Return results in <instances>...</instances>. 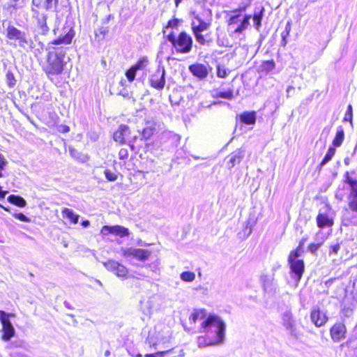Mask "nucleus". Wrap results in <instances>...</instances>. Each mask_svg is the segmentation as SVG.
I'll return each mask as SVG.
<instances>
[{
	"label": "nucleus",
	"mask_w": 357,
	"mask_h": 357,
	"mask_svg": "<svg viewBox=\"0 0 357 357\" xmlns=\"http://www.w3.org/2000/svg\"><path fill=\"white\" fill-rule=\"evenodd\" d=\"M305 241H306V238H303L300 241L298 246L297 247V248H296L295 250H298V252H300V253H301V249H302V248H303V245H304V243H305Z\"/></svg>",
	"instance_id": "52"
},
{
	"label": "nucleus",
	"mask_w": 357,
	"mask_h": 357,
	"mask_svg": "<svg viewBox=\"0 0 357 357\" xmlns=\"http://www.w3.org/2000/svg\"><path fill=\"white\" fill-rule=\"evenodd\" d=\"M109 233L116 234L121 237L128 236L130 234L128 229L123 226H103L101 229V234L103 235H107Z\"/></svg>",
	"instance_id": "17"
},
{
	"label": "nucleus",
	"mask_w": 357,
	"mask_h": 357,
	"mask_svg": "<svg viewBox=\"0 0 357 357\" xmlns=\"http://www.w3.org/2000/svg\"><path fill=\"white\" fill-rule=\"evenodd\" d=\"M347 183H349L351 188V198L349 202V208L353 211L357 212V181L353 180L347 175Z\"/></svg>",
	"instance_id": "19"
},
{
	"label": "nucleus",
	"mask_w": 357,
	"mask_h": 357,
	"mask_svg": "<svg viewBox=\"0 0 357 357\" xmlns=\"http://www.w3.org/2000/svg\"><path fill=\"white\" fill-rule=\"evenodd\" d=\"M108 29L106 27L101 26L95 31V40L98 43L103 40L105 35L107 33Z\"/></svg>",
	"instance_id": "30"
},
{
	"label": "nucleus",
	"mask_w": 357,
	"mask_h": 357,
	"mask_svg": "<svg viewBox=\"0 0 357 357\" xmlns=\"http://www.w3.org/2000/svg\"><path fill=\"white\" fill-rule=\"evenodd\" d=\"M317 226L319 228H324L326 227H331L333 225V220L328 217L327 214L319 213L317 217Z\"/></svg>",
	"instance_id": "24"
},
{
	"label": "nucleus",
	"mask_w": 357,
	"mask_h": 357,
	"mask_svg": "<svg viewBox=\"0 0 357 357\" xmlns=\"http://www.w3.org/2000/svg\"><path fill=\"white\" fill-rule=\"evenodd\" d=\"M209 24H198L197 26L192 27L197 41L202 45H205L212 40L209 33L204 34V32H206L207 29H208Z\"/></svg>",
	"instance_id": "11"
},
{
	"label": "nucleus",
	"mask_w": 357,
	"mask_h": 357,
	"mask_svg": "<svg viewBox=\"0 0 357 357\" xmlns=\"http://www.w3.org/2000/svg\"><path fill=\"white\" fill-rule=\"evenodd\" d=\"M340 249V245L339 243L331 244L328 252L329 256L336 255Z\"/></svg>",
	"instance_id": "41"
},
{
	"label": "nucleus",
	"mask_w": 357,
	"mask_h": 357,
	"mask_svg": "<svg viewBox=\"0 0 357 357\" xmlns=\"http://www.w3.org/2000/svg\"><path fill=\"white\" fill-rule=\"evenodd\" d=\"M14 314H8L3 310H0V321L2 325V340L3 341H9L15 334V328L10 321V317Z\"/></svg>",
	"instance_id": "6"
},
{
	"label": "nucleus",
	"mask_w": 357,
	"mask_h": 357,
	"mask_svg": "<svg viewBox=\"0 0 357 357\" xmlns=\"http://www.w3.org/2000/svg\"><path fill=\"white\" fill-rule=\"evenodd\" d=\"M7 193H8V191L2 190V188L0 186V198H2V199L4 198Z\"/></svg>",
	"instance_id": "55"
},
{
	"label": "nucleus",
	"mask_w": 357,
	"mask_h": 357,
	"mask_svg": "<svg viewBox=\"0 0 357 357\" xmlns=\"http://www.w3.org/2000/svg\"><path fill=\"white\" fill-rule=\"evenodd\" d=\"M206 312L205 310H195L189 317L191 324H195L198 320L206 319Z\"/></svg>",
	"instance_id": "26"
},
{
	"label": "nucleus",
	"mask_w": 357,
	"mask_h": 357,
	"mask_svg": "<svg viewBox=\"0 0 357 357\" xmlns=\"http://www.w3.org/2000/svg\"><path fill=\"white\" fill-rule=\"evenodd\" d=\"M103 264L108 271L113 272L118 277L124 278L127 275V268L117 261L109 260L107 262H104Z\"/></svg>",
	"instance_id": "14"
},
{
	"label": "nucleus",
	"mask_w": 357,
	"mask_h": 357,
	"mask_svg": "<svg viewBox=\"0 0 357 357\" xmlns=\"http://www.w3.org/2000/svg\"><path fill=\"white\" fill-rule=\"evenodd\" d=\"M345 121H350L351 122L352 120V106L351 105H349L347 110L344 116Z\"/></svg>",
	"instance_id": "44"
},
{
	"label": "nucleus",
	"mask_w": 357,
	"mask_h": 357,
	"mask_svg": "<svg viewBox=\"0 0 357 357\" xmlns=\"http://www.w3.org/2000/svg\"><path fill=\"white\" fill-rule=\"evenodd\" d=\"M183 0H174L175 1V5L176 7L178 6L179 3L182 1Z\"/></svg>",
	"instance_id": "59"
},
{
	"label": "nucleus",
	"mask_w": 357,
	"mask_h": 357,
	"mask_svg": "<svg viewBox=\"0 0 357 357\" xmlns=\"http://www.w3.org/2000/svg\"><path fill=\"white\" fill-rule=\"evenodd\" d=\"M90 225V222L89 220H84L82 222V225L84 227H87L89 225Z\"/></svg>",
	"instance_id": "56"
},
{
	"label": "nucleus",
	"mask_w": 357,
	"mask_h": 357,
	"mask_svg": "<svg viewBox=\"0 0 357 357\" xmlns=\"http://www.w3.org/2000/svg\"><path fill=\"white\" fill-rule=\"evenodd\" d=\"M322 245V243H310L308 245V250L312 254H315L316 252L318 250V249L321 247Z\"/></svg>",
	"instance_id": "43"
},
{
	"label": "nucleus",
	"mask_w": 357,
	"mask_h": 357,
	"mask_svg": "<svg viewBox=\"0 0 357 357\" xmlns=\"http://www.w3.org/2000/svg\"><path fill=\"white\" fill-rule=\"evenodd\" d=\"M282 322L283 326L289 332V335L294 338H298L300 333L296 327V320L294 319L290 310H286L282 314Z\"/></svg>",
	"instance_id": "7"
},
{
	"label": "nucleus",
	"mask_w": 357,
	"mask_h": 357,
	"mask_svg": "<svg viewBox=\"0 0 357 357\" xmlns=\"http://www.w3.org/2000/svg\"><path fill=\"white\" fill-rule=\"evenodd\" d=\"M63 218H68L70 220V222L73 224H77L79 220V215L75 214L73 210L64 208L61 211Z\"/></svg>",
	"instance_id": "27"
},
{
	"label": "nucleus",
	"mask_w": 357,
	"mask_h": 357,
	"mask_svg": "<svg viewBox=\"0 0 357 357\" xmlns=\"http://www.w3.org/2000/svg\"><path fill=\"white\" fill-rule=\"evenodd\" d=\"M252 0H245L241 6L238 10L234 11V15L231 17L230 20H238L239 22H249L250 19L252 18L254 22H261L264 15V8L261 3L256 4L252 14H244L242 13L245 11L246 7L250 5Z\"/></svg>",
	"instance_id": "3"
},
{
	"label": "nucleus",
	"mask_w": 357,
	"mask_h": 357,
	"mask_svg": "<svg viewBox=\"0 0 357 357\" xmlns=\"http://www.w3.org/2000/svg\"><path fill=\"white\" fill-rule=\"evenodd\" d=\"M172 350L158 351L155 353V356L156 357H164L166 354L169 353Z\"/></svg>",
	"instance_id": "53"
},
{
	"label": "nucleus",
	"mask_w": 357,
	"mask_h": 357,
	"mask_svg": "<svg viewBox=\"0 0 357 357\" xmlns=\"http://www.w3.org/2000/svg\"><path fill=\"white\" fill-rule=\"evenodd\" d=\"M136 72L137 70L133 66L126 71V75L129 82H132L135 79Z\"/></svg>",
	"instance_id": "42"
},
{
	"label": "nucleus",
	"mask_w": 357,
	"mask_h": 357,
	"mask_svg": "<svg viewBox=\"0 0 357 357\" xmlns=\"http://www.w3.org/2000/svg\"><path fill=\"white\" fill-rule=\"evenodd\" d=\"M247 24H228L227 31L234 40H241Z\"/></svg>",
	"instance_id": "16"
},
{
	"label": "nucleus",
	"mask_w": 357,
	"mask_h": 357,
	"mask_svg": "<svg viewBox=\"0 0 357 357\" xmlns=\"http://www.w3.org/2000/svg\"><path fill=\"white\" fill-rule=\"evenodd\" d=\"M149 344H150V347H155V345H156V344H155V343H151V342H149Z\"/></svg>",
	"instance_id": "61"
},
{
	"label": "nucleus",
	"mask_w": 357,
	"mask_h": 357,
	"mask_svg": "<svg viewBox=\"0 0 357 357\" xmlns=\"http://www.w3.org/2000/svg\"><path fill=\"white\" fill-rule=\"evenodd\" d=\"M167 22H168V23H170V22H178V20L175 19V20H174L173 21H172V20H169Z\"/></svg>",
	"instance_id": "60"
},
{
	"label": "nucleus",
	"mask_w": 357,
	"mask_h": 357,
	"mask_svg": "<svg viewBox=\"0 0 357 357\" xmlns=\"http://www.w3.org/2000/svg\"><path fill=\"white\" fill-rule=\"evenodd\" d=\"M53 31L57 36V38L52 42L54 45H68L75 36V31L70 24H57Z\"/></svg>",
	"instance_id": "4"
},
{
	"label": "nucleus",
	"mask_w": 357,
	"mask_h": 357,
	"mask_svg": "<svg viewBox=\"0 0 357 357\" xmlns=\"http://www.w3.org/2000/svg\"><path fill=\"white\" fill-rule=\"evenodd\" d=\"M189 70L193 75L200 79L206 77L208 73L206 66L201 63H195L190 66Z\"/></svg>",
	"instance_id": "21"
},
{
	"label": "nucleus",
	"mask_w": 357,
	"mask_h": 357,
	"mask_svg": "<svg viewBox=\"0 0 357 357\" xmlns=\"http://www.w3.org/2000/svg\"><path fill=\"white\" fill-rule=\"evenodd\" d=\"M347 345L349 348L354 351L355 354L357 356V334L356 333L353 337L349 339L347 342Z\"/></svg>",
	"instance_id": "33"
},
{
	"label": "nucleus",
	"mask_w": 357,
	"mask_h": 357,
	"mask_svg": "<svg viewBox=\"0 0 357 357\" xmlns=\"http://www.w3.org/2000/svg\"><path fill=\"white\" fill-rule=\"evenodd\" d=\"M63 69V61L59 55L50 54L48 57V65L46 68V73L48 75H59Z\"/></svg>",
	"instance_id": "9"
},
{
	"label": "nucleus",
	"mask_w": 357,
	"mask_h": 357,
	"mask_svg": "<svg viewBox=\"0 0 357 357\" xmlns=\"http://www.w3.org/2000/svg\"><path fill=\"white\" fill-rule=\"evenodd\" d=\"M123 255L126 257H132L139 261H146L151 255L148 250L129 248L123 250Z\"/></svg>",
	"instance_id": "12"
},
{
	"label": "nucleus",
	"mask_w": 357,
	"mask_h": 357,
	"mask_svg": "<svg viewBox=\"0 0 357 357\" xmlns=\"http://www.w3.org/2000/svg\"><path fill=\"white\" fill-rule=\"evenodd\" d=\"M151 86L158 90H162L165 84V70L159 66L149 78Z\"/></svg>",
	"instance_id": "10"
},
{
	"label": "nucleus",
	"mask_w": 357,
	"mask_h": 357,
	"mask_svg": "<svg viewBox=\"0 0 357 357\" xmlns=\"http://www.w3.org/2000/svg\"><path fill=\"white\" fill-rule=\"evenodd\" d=\"M354 332L357 334V325L355 327Z\"/></svg>",
	"instance_id": "64"
},
{
	"label": "nucleus",
	"mask_w": 357,
	"mask_h": 357,
	"mask_svg": "<svg viewBox=\"0 0 357 357\" xmlns=\"http://www.w3.org/2000/svg\"><path fill=\"white\" fill-rule=\"evenodd\" d=\"M33 5L38 8L54 12L59 0H33Z\"/></svg>",
	"instance_id": "20"
},
{
	"label": "nucleus",
	"mask_w": 357,
	"mask_h": 357,
	"mask_svg": "<svg viewBox=\"0 0 357 357\" xmlns=\"http://www.w3.org/2000/svg\"><path fill=\"white\" fill-rule=\"evenodd\" d=\"M6 81L10 87H13L15 85L16 80L15 79L14 75L10 70H8L6 73Z\"/></svg>",
	"instance_id": "37"
},
{
	"label": "nucleus",
	"mask_w": 357,
	"mask_h": 357,
	"mask_svg": "<svg viewBox=\"0 0 357 357\" xmlns=\"http://www.w3.org/2000/svg\"><path fill=\"white\" fill-rule=\"evenodd\" d=\"M294 88L292 86H289L287 89V91L289 93L290 90L293 89Z\"/></svg>",
	"instance_id": "62"
},
{
	"label": "nucleus",
	"mask_w": 357,
	"mask_h": 357,
	"mask_svg": "<svg viewBox=\"0 0 357 357\" xmlns=\"http://www.w3.org/2000/svg\"><path fill=\"white\" fill-rule=\"evenodd\" d=\"M7 37L11 40L17 41L18 45L22 47H25L29 43L27 34L11 25L7 28Z\"/></svg>",
	"instance_id": "8"
},
{
	"label": "nucleus",
	"mask_w": 357,
	"mask_h": 357,
	"mask_svg": "<svg viewBox=\"0 0 357 357\" xmlns=\"http://www.w3.org/2000/svg\"><path fill=\"white\" fill-rule=\"evenodd\" d=\"M130 134V128L128 126L122 124L114 133L113 138L115 142L123 143Z\"/></svg>",
	"instance_id": "22"
},
{
	"label": "nucleus",
	"mask_w": 357,
	"mask_h": 357,
	"mask_svg": "<svg viewBox=\"0 0 357 357\" xmlns=\"http://www.w3.org/2000/svg\"><path fill=\"white\" fill-rule=\"evenodd\" d=\"M245 156V150L243 149H238L229 154L226 158V166L230 169L235 165L239 164Z\"/></svg>",
	"instance_id": "15"
},
{
	"label": "nucleus",
	"mask_w": 357,
	"mask_h": 357,
	"mask_svg": "<svg viewBox=\"0 0 357 357\" xmlns=\"http://www.w3.org/2000/svg\"><path fill=\"white\" fill-rule=\"evenodd\" d=\"M301 253L298 250H293L290 252L288 258V263L293 274L292 278L298 282L302 278L304 272L305 265L303 260L298 259Z\"/></svg>",
	"instance_id": "5"
},
{
	"label": "nucleus",
	"mask_w": 357,
	"mask_h": 357,
	"mask_svg": "<svg viewBox=\"0 0 357 357\" xmlns=\"http://www.w3.org/2000/svg\"><path fill=\"white\" fill-rule=\"evenodd\" d=\"M128 156V151L127 149H121L119 152V157L121 160H125Z\"/></svg>",
	"instance_id": "45"
},
{
	"label": "nucleus",
	"mask_w": 357,
	"mask_h": 357,
	"mask_svg": "<svg viewBox=\"0 0 357 357\" xmlns=\"http://www.w3.org/2000/svg\"><path fill=\"white\" fill-rule=\"evenodd\" d=\"M202 328L204 330V332L206 333L211 331H213L215 333V340L207 342L206 337L202 336L198 337L197 345L199 347L219 345L224 342L226 325L219 317L209 315L202 323Z\"/></svg>",
	"instance_id": "1"
},
{
	"label": "nucleus",
	"mask_w": 357,
	"mask_h": 357,
	"mask_svg": "<svg viewBox=\"0 0 357 357\" xmlns=\"http://www.w3.org/2000/svg\"><path fill=\"white\" fill-rule=\"evenodd\" d=\"M155 129V128L151 126H147L145 128L143 129L142 135V137L147 139L150 138L154 133Z\"/></svg>",
	"instance_id": "35"
},
{
	"label": "nucleus",
	"mask_w": 357,
	"mask_h": 357,
	"mask_svg": "<svg viewBox=\"0 0 357 357\" xmlns=\"http://www.w3.org/2000/svg\"><path fill=\"white\" fill-rule=\"evenodd\" d=\"M177 25L178 24H167L163 28V33L177 52L189 53L192 50V39L184 31L181 32L176 37L172 30L176 29Z\"/></svg>",
	"instance_id": "2"
},
{
	"label": "nucleus",
	"mask_w": 357,
	"mask_h": 357,
	"mask_svg": "<svg viewBox=\"0 0 357 357\" xmlns=\"http://www.w3.org/2000/svg\"><path fill=\"white\" fill-rule=\"evenodd\" d=\"M217 75L219 77H222V78L226 77L227 75V70L225 68H221L220 67H218V70H217Z\"/></svg>",
	"instance_id": "48"
},
{
	"label": "nucleus",
	"mask_w": 357,
	"mask_h": 357,
	"mask_svg": "<svg viewBox=\"0 0 357 357\" xmlns=\"http://www.w3.org/2000/svg\"><path fill=\"white\" fill-rule=\"evenodd\" d=\"M53 55H56V56L59 55L61 58V60H63V58L65 55V51L63 50V48H58L56 50V52H55V54H53Z\"/></svg>",
	"instance_id": "49"
},
{
	"label": "nucleus",
	"mask_w": 357,
	"mask_h": 357,
	"mask_svg": "<svg viewBox=\"0 0 357 357\" xmlns=\"http://www.w3.org/2000/svg\"><path fill=\"white\" fill-rule=\"evenodd\" d=\"M218 98L231 100L233 98V91L229 90L227 91H220L216 95Z\"/></svg>",
	"instance_id": "39"
},
{
	"label": "nucleus",
	"mask_w": 357,
	"mask_h": 357,
	"mask_svg": "<svg viewBox=\"0 0 357 357\" xmlns=\"http://www.w3.org/2000/svg\"><path fill=\"white\" fill-rule=\"evenodd\" d=\"M291 31V24H287L284 30L281 33L282 42L281 45L285 47L287 43V37Z\"/></svg>",
	"instance_id": "32"
},
{
	"label": "nucleus",
	"mask_w": 357,
	"mask_h": 357,
	"mask_svg": "<svg viewBox=\"0 0 357 357\" xmlns=\"http://www.w3.org/2000/svg\"><path fill=\"white\" fill-rule=\"evenodd\" d=\"M147 63H148V59L146 58H145V57H143V58L140 59L137 62V63L135 66H133V67L137 70H141V69L144 68L146 66Z\"/></svg>",
	"instance_id": "40"
},
{
	"label": "nucleus",
	"mask_w": 357,
	"mask_h": 357,
	"mask_svg": "<svg viewBox=\"0 0 357 357\" xmlns=\"http://www.w3.org/2000/svg\"><path fill=\"white\" fill-rule=\"evenodd\" d=\"M38 22H46L47 17L45 14L42 13L40 16H37Z\"/></svg>",
	"instance_id": "51"
},
{
	"label": "nucleus",
	"mask_w": 357,
	"mask_h": 357,
	"mask_svg": "<svg viewBox=\"0 0 357 357\" xmlns=\"http://www.w3.org/2000/svg\"><path fill=\"white\" fill-rule=\"evenodd\" d=\"M7 161L2 155H0V178L3 176L1 171L4 169Z\"/></svg>",
	"instance_id": "46"
},
{
	"label": "nucleus",
	"mask_w": 357,
	"mask_h": 357,
	"mask_svg": "<svg viewBox=\"0 0 357 357\" xmlns=\"http://www.w3.org/2000/svg\"><path fill=\"white\" fill-rule=\"evenodd\" d=\"M262 70L268 73L274 69L275 63L273 61H266L261 65Z\"/></svg>",
	"instance_id": "36"
},
{
	"label": "nucleus",
	"mask_w": 357,
	"mask_h": 357,
	"mask_svg": "<svg viewBox=\"0 0 357 357\" xmlns=\"http://www.w3.org/2000/svg\"><path fill=\"white\" fill-rule=\"evenodd\" d=\"M310 319L317 327H321L327 322L328 317L318 307H314L311 312Z\"/></svg>",
	"instance_id": "18"
},
{
	"label": "nucleus",
	"mask_w": 357,
	"mask_h": 357,
	"mask_svg": "<svg viewBox=\"0 0 357 357\" xmlns=\"http://www.w3.org/2000/svg\"><path fill=\"white\" fill-rule=\"evenodd\" d=\"M61 131L63 132H68L70 130L69 127L67 126H61Z\"/></svg>",
	"instance_id": "54"
},
{
	"label": "nucleus",
	"mask_w": 357,
	"mask_h": 357,
	"mask_svg": "<svg viewBox=\"0 0 357 357\" xmlns=\"http://www.w3.org/2000/svg\"><path fill=\"white\" fill-rule=\"evenodd\" d=\"M335 149L333 146H331L328 149V151H327L326 155L324 156V159L321 162V163L319 165L320 167H323L325 165H326L332 159V158L335 155Z\"/></svg>",
	"instance_id": "31"
},
{
	"label": "nucleus",
	"mask_w": 357,
	"mask_h": 357,
	"mask_svg": "<svg viewBox=\"0 0 357 357\" xmlns=\"http://www.w3.org/2000/svg\"><path fill=\"white\" fill-rule=\"evenodd\" d=\"M14 216L20 220V221H22V222H29V218H27L24 214L22 213H15L14 215Z\"/></svg>",
	"instance_id": "47"
},
{
	"label": "nucleus",
	"mask_w": 357,
	"mask_h": 357,
	"mask_svg": "<svg viewBox=\"0 0 357 357\" xmlns=\"http://www.w3.org/2000/svg\"><path fill=\"white\" fill-rule=\"evenodd\" d=\"M69 151H70V154L72 157L77 158V155L79 154V153L77 152V151L76 149L70 147Z\"/></svg>",
	"instance_id": "50"
},
{
	"label": "nucleus",
	"mask_w": 357,
	"mask_h": 357,
	"mask_svg": "<svg viewBox=\"0 0 357 357\" xmlns=\"http://www.w3.org/2000/svg\"><path fill=\"white\" fill-rule=\"evenodd\" d=\"M144 357H156V356H155V353H154V354H146L144 356Z\"/></svg>",
	"instance_id": "58"
},
{
	"label": "nucleus",
	"mask_w": 357,
	"mask_h": 357,
	"mask_svg": "<svg viewBox=\"0 0 357 357\" xmlns=\"http://www.w3.org/2000/svg\"><path fill=\"white\" fill-rule=\"evenodd\" d=\"M41 29L43 31H47V24H42Z\"/></svg>",
	"instance_id": "57"
},
{
	"label": "nucleus",
	"mask_w": 357,
	"mask_h": 357,
	"mask_svg": "<svg viewBox=\"0 0 357 357\" xmlns=\"http://www.w3.org/2000/svg\"><path fill=\"white\" fill-rule=\"evenodd\" d=\"M241 121L247 125H254L256 122V112H245L240 115Z\"/></svg>",
	"instance_id": "25"
},
{
	"label": "nucleus",
	"mask_w": 357,
	"mask_h": 357,
	"mask_svg": "<svg viewBox=\"0 0 357 357\" xmlns=\"http://www.w3.org/2000/svg\"><path fill=\"white\" fill-rule=\"evenodd\" d=\"M104 174L105 176V178L109 181H115L117 179V174L114 172H112L109 169H105L104 172Z\"/></svg>",
	"instance_id": "38"
},
{
	"label": "nucleus",
	"mask_w": 357,
	"mask_h": 357,
	"mask_svg": "<svg viewBox=\"0 0 357 357\" xmlns=\"http://www.w3.org/2000/svg\"><path fill=\"white\" fill-rule=\"evenodd\" d=\"M8 201L15 205L23 207L26 205V201L20 196L11 195L8 197Z\"/></svg>",
	"instance_id": "28"
},
{
	"label": "nucleus",
	"mask_w": 357,
	"mask_h": 357,
	"mask_svg": "<svg viewBox=\"0 0 357 357\" xmlns=\"http://www.w3.org/2000/svg\"><path fill=\"white\" fill-rule=\"evenodd\" d=\"M264 289L266 293H275L277 289V284L273 278L265 276L263 279Z\"/></svg>",
	"instance_id": "23"
},
{
	"label": "nucleus",
	"mask_w": 357,
	"mask_h": 357,
	"mask_svg": "<svg viewBox=\"0 0 357 357\" xmlns=\"http://www.w3.org/2000/svg\"><path fill=\"white\" fill-rule=\"evenodd\" d=\"M347 328L343 323H335L330 330L331 339L335 342H339L345 338Z\"/></svg>",
	"instance_id": "13"
},
{
	"label": "nucleus",
	"mask_w": 357,
	"mask_h": 357,
	"mask_svg": "<svg viewBox=\"0 0 357 357\" xmlns=\"http://www.w3.org/2000/svg\"><path fill=\"white\" fill-rule=\"evenodd\" d=\"M180 278L184 282H192L195 278V274L191 271H184L181 274Z\"/></svg>",
	"instance_id": "34"
},
{
	"label": "nucleus",
	"mask_w": 357,
	"mask_h": 357,
	"mask_svg": "<svg viewBox=\"0 0 357 357\" xmlns=\"http://www.w3.org/2000/svg\"><path fill=\"white\" fill-rule=\"evenodd\" d=\"M136 357H142V355L141 354H138L136 355Z\"/></svg>",
	"instance_id": "63"
},
{
	"label": "nucleus",
	"mask_w": 357,
	"mask_h": 357,
	"mask_svg": "<svg viewBox=\"0 0 357 357\" xmlns=\"http://www.w3.org/2000/svg\"><path fill=\"white\" fill-rule=\"evenodd\" d=\"M344 132L343 129L340 128L336 132L335 137L333 141V145L334 146H340L344 140Z\"/></svg>",
	"instance_id": "29"
}]
</instances>
